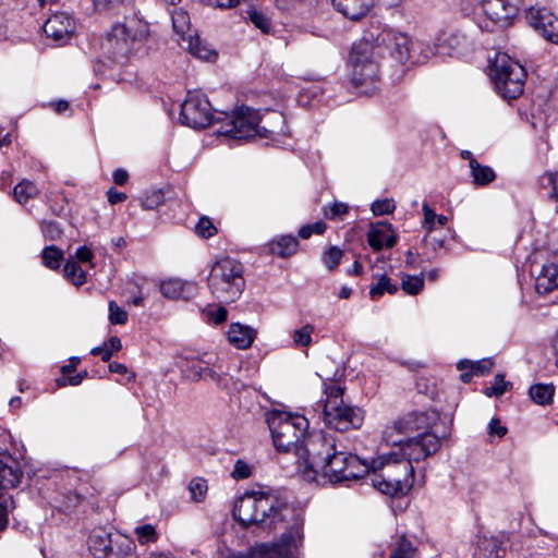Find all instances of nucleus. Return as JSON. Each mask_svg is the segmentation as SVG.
<instances>
[{"label":"nucleus","instance_id":"f704fd0d","mask_svg":"<svg viewBox=\"0 0 558 558\" xmlns=\"http://www.w3.org/2000/svg\"><path fill=\"white\" fill-rule=\"evenodd\" d=\"M493 366H494V362L489 359H484V360H481L477 362H473L470 360H463L457 364L458 369H460V371L471 369L474 373V375H477V376H483L485 374L490 373V371L493 369Z\"/></svg>","mask_w":558,"mask_h":558},{"label":"nucleus","instance_id":"de8ad7c7","mask_svg":"<svg viewBox=\"0 0 558 558\" xmlns=\"http://www.w3.org/2000/svg\"><path fill=\"white\" fill-rule=\"evenodd\" d=\"M509 387H511V384L505 380L504 375L498 374L495 376L493 385L485 389V395L487 397H500Z\"/></svg>","mask_w":558,"mask_h":558},{"label":"nucleus","instance_id":"39448f33","mask_svg":"<svg viewBox=\"0 0 558 558\" xmlns=\"http://www.w3.org/2000/svg\"><path fill=\"white\" fill-rule=\"evenodd\" d=\"M208 283L211 293L219 301L234 302L240 298L245 287L242 264L230 257L218 260L211 267Z\"/></svg>","mask_w":558,"mask_h":558},{"label":"nucleus","instance_id":"423d86ee","mask_svg":"<svg viewBox=\"0 0 558 558\" xmlns=\"http://www.w3.org/2000/svg\"><path fill=\"white\" fill-rule=\"evenodd\" d=\"M335 439L330 435L316 433L306 435L294 452L296 463L303 477L314 481L322 469L327 465V459L333 451Z\"/></svg>","mask_w":558,"mask_h":558},{"label":"nucleus","instance_id":"c9c22d12","mask_svg":"<svg viewBox=\"0 0 558 558\" xmlns=\"http://www.w3.org/2000/svg\"><path fill=\"white\" fill-rule=\"evenodd\" d=\"M64 276L75 286L86 282V272L73 258H69L63 268Z\"/></svg>","mask_w":558,"mask_h":558},{"label":"nucleus","instance_id":"aec40b11","mask_svg":"<svg viewBox=\"0 0 558 558\" xmlns=\"http://www.w3.org/2000/svg\"><path fill=\"white\" fill-rule=\"evenodd\" d=\"M206 365L195 364L191 366L194 380H210L216 385L225 386V377L227 372L223 367L222 360L219 356L205 361Z\"/></svg>","mask_w":558,"mask_h":558},{"label":"nucleus","instance_id":"c85d7f7f","mask_svg":"<svg viewBox=\"0 0 558 558\" xmlns=\"http://www.w3.org/2000/svg\"><path fill=\"white\" fill-rule=\"evenodd\" d=\"M387 49L396 61L404 64L411 58L412 41L405 34L395 32Z\"/></svg>","mask_w":558,"mask_h":558},{"label":"nucleus","instance_id":"9b49d317","mask_svg":"<svg viewBox=\"0 0 558 558\" xmlns=\"http://www.w3.org/2000/svg\"><path fill=\"white\" fill-rule=\"evenodd\" d=\"M378 53L367 51L366 46H353L350 52L352 82L362 94L372 95L377 90Z\"/></svg>","mask_w":558,"mask_h":558},{"label":"nucleus","instance_id":"473e14b6","mask_svg":"<svg viewBox=\"0 0 558 558\" xmlns=\"http://www.w3.org/2000/svg\"><path fill=\"white\" fill-rule=\"evenodd\" d=\"M554 392L555 387L551 384H536L529 390L531 399L541 405L549 404L553 401Z\"/></svg>","mask_w":558,"mask_h":558},{"label":"nucleus","instance_id":"69168bd1","mask_svg":"<svg viewBox=\"0 0 558 558\" xmlns=\"http://www.w3.org/2000/svg\"><path fill=\"white\" fill-rule=\"evenodd\" d=\"M507 433V428L500 424V421L493 418L489 422V434L497 435L499 438L504 437Z\"/></svg>","mask_w":558,"mask_h":558},{"label":"nucleus","instance_id":"8fccbe9b","mask_svg":"<svg viewBox=\"0 0 558 558\" xmlns=\"http://www.w3.org/2000/svg\"><path fill=\"white\" fill-rule=\"evenodd\" d=\"M109 322L112 325H123L128 322V313L120 307L116 301H110L108 304Z\"/></svg>","mask_w":558,"mask_h":558},{"label":"nucleus","instance_id":"864d4df0","mask_svg":"<svg viewBox=\"0 0 558 558\" xmlns=\"http://www.w3.org/2000/svg\"><path fill=\"white\" fill-rule=\"evenodd\" d=\"M390 558H414V548L412 544L402 536Z\"/></svg>","mask_w":558,"mask_h":558},{"label":"nucleus","instance_id":"e433bc0d","mask_svg":"<svg viewBox=\"0 0 558 558\" xmlns=\"http://www.w3.org/2000/svg\"><path fill=\"white\" fill-rule=\"evenodd\" d=\"M38 194L36 185L31 181H22L13 190V196L20 204L27 203Z\"/></svg>","mask_w":558,"mask_h":558},{"label":"nucleus","instance_id":"72a5a7b5","mask_svg":"<svg viewBox=\"0 0 558 558\" xmlns=\"http://www.w3.org/2000/svg\"><path fill=\"white\" fill-rule=\"evenodd\" d=\"M88 543L89 548L94 550L95 555L104 554L106 556L110 549H113L110 535L105 531L95 532L90 535Z\"/></svg>","mask_w":558,"mask_h":558},{"label":"nucleus","instance_id":"2eb2a0df","mask_svg":"<svg viewBox=\"0 0 558 558\" xmlns=\"http://www.w3.org/2000/svg\"><path fill=\"white\" fill-rule=\"evenodd\" d=\"M440 448V439L430 433H420L417 435L408 436L403 444L397 448V453L401 459L420 461L434 454Z\"/></svg>","mask_w":558,"mask_h":558},{"label":"nucleus","instance_id":"49530a36","mask_svg":"<svg viewBox=\"0 0 558 558\" xmlns=\"http://www.w3.org/2000/svg\"><path fill=\"white\" fill-rule=\"evenodd\" d=\"M343 252L337 246H330L322 256L324 265L329 269L333 270L338 267Z\"/></svg>","mask_w":558,"mask_h":558},{"label":"nucleus","instance_id":"79ce46f5","mask_svg":"<svg viewBox=\"0 0 558 558\" xmlns=\"http://www.w3.org/2000/svg\"><path fill=\"white\" fill-rule=\"evenodd\" d=\"M398 291V287L392 284L389 277L383 275L379 277L376 284L372 286L369 289V295L372 299L379 298L384 294V292H388L389 294H395Z\"/></svg>","mask_w":558,"mask_h":558},{"label":"nucleus","instance_id":"c756f323","mask_svg":"<svg viewBox=\"0 0 558 558\" xmlns=\"http://www.w3.org/2000/svg\"><path fill=\"white\" fill-rule=\"evenodd\" d=\"M171 16L173 31L179 37L178 44L184 41V37H187L189 34H196L191 27V19L185 10L174 9Z\"/></svg>","mask_w":558,"mask_h":558},{"label":"nucleus","instance_id":"7ed1b4c3","mask_svg":"<svg viewBox=\"0 0 558 558\" xmlns=\"http://www.w3.org/2000/svg\"><path fill=\"white\" fill-rule=\"evenodd\" d=\"M368 466L373 486L385 495H404L413 485V465L401 459L397 451L372 459Z\"/></svg>","mask_w":558,"mask_h":558},{"label":"nucleus","instance_id":"393cba45","mask_svg":"<svg viewBox=\"0 0 558 558\" xmlns=\"http://www.w3.org/2000/svg\"><path fill=\"white\" fill-rule=\"evenodd\" d=\"M228 341L239 350H245L251 348L256 337V331L247 326L240 323H233L229 326L227 332Z\"/></svg>","mask_w":558,"mask_h":558},{"label":"nucleus","instance_id":"680f3d73","mask_svg":"<svg viewBox=\"0 0 558 558\" xmlns=\"http://www.w3.org/2000/svg\"><path fill=\"white\" fill-rule=\"evenodd\" d=\"M251 475V468L245 462L239 460L235 462L232 476L236 480L247 478Z\"/></svg>","mask_w":558,"mask_h":558},{"label":"nucleus","instance_id":"4be33fe9","mask_svg":"<svg viewBox=\"0 0 558 558\" xmlns=\"http://www.w3.org/2000/svg\"><path fill=\"white\" fill-rule=\"evenodd\" d=\"M367 242L374 251L378 252L384 247H392L397 242V235L389 223L377 222L371 225Z\"/></svg>","mask_w":558,"mask_h":558},{"label":"nucleus","instance_id":"2f4dec72","mask_svg":"<svg viewBox=\"0 0 558 558\" xmlns=\"http://www.w3.org/2000/svg\"><path fill=\"white\" fill-rule=\"evenodd\" d=\"M470 172L475 185L485 186L496 179L495 171L488 166H482L477 160H471Z\"/></svg>","mask_w":558,"mask_h":558},{"label":"nucleus","instance_id":"37998d69","mask_svg":"<svg viewBox=\"0 0 558 558\" xmlns=\"http://www.w3.org/2000/svg\"><path fill=\"white\" fill-rule=\"evenodd\" d=\"M43 263L50 269H58L63 259V252L56 246H47L43 251Z\"/></svg>","mask_w":558,"mask_h":558},{"label":"nucleus","instance_id":"774afa93","mask_svg":"<svg viewBox=\"0 0 558 558\" xmlns=\"http://www.w3.org/2000/svg\"><path fill=\"white\" fill-rule=\"evenodd\" d=\"M75 256L80 262H89L92 260L94 254L90 248L81 246L76 250Z\"/></svg>","mask_w":558,"mask_h":558},{"label":"nucleus","instance_id":"a878e982","mask_svg":"<svg viewBox=\"0 0 558 558\" xmlns=\"http://www.w3.org/2000/svg\"><path fill=\"white\" fill-rule=\"evenodd\" d=\"M558 288V266L546 263L535 277V289L539 294H547Z\"/></svg>","mask_w":558,"mask_h":558},{"label":"nucleus","instance_id":"c03bdc74","mask_svg":"<svg viewBox=\"0 0 558 558\" xmlns=\"http://www.w3.org/2000/svg\"><path fill=\"white\" fill-rule=\"evenodd\" d=\"M423 214L424 227L428 232H432L434 230L436 222L440 226H445L448 221V218L446 216L436 215L435 211L426 203L423 205Z\"/></svg>","mask_w":558,"mask_h":558},{"label":"nucleus","instance_id":"a18cd8bd","mask_svg":"<svg viewBox=\"0 0 558 558\" xmlns=\"http://www.w3.org/2000/svg\"><path fill=\"white\" fill-rule=\"evenodd\" d=\"M217 232L218 228L213 220L206 216L201 217L195 226V233L203 239H209L216 235Z\"/></svg>","mask_w":558,"mask_h":558},{"label":"nucleus","instance_id":"e2e57ef3","mask_svg":"<svg viewBox=\"0 0 558 558\" xmlns=\"http://www.w3.org/2000/svg\"><path fill=\"white\" fill-rule=\"evenodd\" d=\"M12 504L11 498L0 499V531L4 530L8 524V508Z\"/></svg>","mask_w":558,"mask_h":558},{"label":"nucleus","instance_id":"5fc2aeb1","mask_svg":"<svg viewBox=\"0 0 558 558\" xmlns=\"http://www.w3.org/2000/svg\"><path fill=\"white\" fill-rule=\"evenodd\" d=\"M135 534L141 544L157 539L156 530L151 524H145L135 529Z\"/></svg>","mask_w":558,"mask_h":558},{"label":"nucleus","instance_id":"6ab92c4d","mask_svg":"<svg viewBox=\"0 0 558 558\" xmlns=\"http://www.w3.org/2000/svg\"><path fill=\"white\" fill-rule=\"evenodd\" d=\"M22 476L19 462L9 454L0 453V499L11 498L4 490L16 487Z\"/></svg>","mask_w":558,"mask_h":558},{"label":"nucleus","instance_id":"ea45409f","mask_svg":"<svg viewBox=\"0 0 558 558\" xmlns=\"http://www.w3.org/2000/svg\"><path fill=\"white\" fill-rule=\"evenodd\" d=\"M350 207L342 202H333L323 207V215L329 220H342L349 214Z\"/></svg>","mask_w":558,"mask_h":558},{"label":"nucleus","instance_id":"6e6552de","mask_svg":"<svg viewBox=\"0 0 558 558\" xmlns=\"http://www.w3.org/2000/svg\"><path fill=\"white\" fill-rule=\"evenodd\" d=\"M303 539V522L294 519L281 534L279 542L259 544L246 554L231 553L226 558H299Z\"/></svg>","mask_w":558,"mask_h":558},{"label":"nucleus","instance_id":"3c124183","mask_svg":"<svg viewBox=\"0 0 558 558\" xmlns=\"http://www.w3.org/2000/svg\"><path fill=\"white\" fill-rule=\"evenodd\" d=\"M396 208V203L392 198L377 199L372 204V211L375 216H383L391 214Z\"/></svg>","mask_w":558,"mask_h":558},{"label":"nucleus","instance_id":"0eeeda50","mask_svg":"<svg viewBox=\"0 0 558 558\" xmlns=\"http://www.w3.org/2000/svg\"><path fill=\"white\" fill-rule=\"evenodd\" d=\"M215 122L219 124L218 134L234 140L264 138L269 133V130L259 125V112L250 107H240L231 113L221 112Z\"/></svg>","mask_w":558,"mask_h":558},{"label":"nucleus","instance_id":"f257e3e1","mask_svg":"<svg viewBox=\"0 0 558 558\" xmlns=\"http://www.w3.org/2000/svg\"><path fill=\"white\" fill-rule=\"evenodd\" d=\"M290 509L275 497L263 493H246L235 504L233 517L243 525H256L267 531L277 530Z\"/></svg>","mask_w":558,"mask_h":558},{"label":"nucleus","instance_id":"6e6d98bb","mask_svg":"<svg viewBox=\"0 0 558 558\" xmlns=\"http://www.w3.org/2000/svg\"><path fill=\"white\" fill-rule=\"evenodd\" d=\"M544 187L550 186L551 191L549 197L558 202V172H548L543 177L542 182Z\"/></svg>","mask_w":558,"mask_h":558},{"label":"nucleus","instance_id":"052dcab7","mask_svg":"<svg viewBox=\"0 0 558 558\" xmlns=\"http://www.w3.org/2000/svg\"><path fill=\"white\" fill-rule=\"evenodd\" d=\"M105 558H136V555L131 550L130 546H119L117 548L110 549Z\"/></svg>","mask_w":558,"mask_h":558},{"label":"nucleus","instance_id":"412c9836","mask_svg":"<svg viewBox=\"0 0 558 558\" xmlns=\"http://www.w3.org/2000/svg\"><path fill=\"white\" fill-rule=\"evenodd\" d=\"M44 32L56 41H65L74 32V22L66 13H56L44 24Z\"/></svg>","mask_w":558,"mask_h":558},{"label":"nucleus","instance_id":"f03ea898","mask_svg":"<svg viewBox=\"0 0 558 558\" xmlns=\"http://www.w3.org/2000/svg\"><path fill=\"white\" fill-rule=\"evenodd\" d=\"M318 375L324 381V398L318 402V407L323 409L325 424L339 432L359 428L363 424V411L343 400L344 386L324 369Z\"/></svg>","mask_w":558,"mask_h":558},{"label":"nucleus","instance_id":"4468645a","mask_svg":"<svg viewBox=\"0 0 558 558\" xmlns=\"http://www.w3.org/2000/svg\"><path fill=\"white\" fill-rule=\"evenodd\" d=\"M180 120L183 124L193 129L210 125L215 120L206 96L198 90L189 92L181 105Z\"/></svg>","mask_w":558,"mask_h":558},{"label":"nucleus","instance_id":"7c9ffc66","mask_svg":"<svg viewBox=\"0 0 558 558\" xmlns=\"http://www.w3.org/2000/svg\"><path fill=\"white\" fill-rule=\"evenodd\" d=\"M298 240L290 235L281 236L267 244L270 254L286 258L293 255L298 250Z\"/></svg>","mask_w":558,"mask_h":558},{"label":"nucleus","instance_id":"4c0bfd02","mask_svg":"<svg viewBox=\"0 0 558 558\" xmlns=\"http://www.w3.org/2000/svg\"><path fill=\"white\" fill-rule=\"evenodd\" d=\"M121 349V340L118 337H111L107 342L104 343V345L93 348L90 353L93 355H100L101 360L107 362L111 359L113 353L120 351Z\"/></svg>","mask_w":558,"mask_h":558},{"label":"nucleus","instance_id":"09e8293b","mask_svg":"<svg viewBox=\"0 0 558 558\" xmlns=\"http://www.w3.org/2000/svg\"><path fill=\"white\" fill-rule=\"evenodd\" d=\"M313 326L305 325L293 332V342L295 347H308L312 342Z\"/></svg>","mask_w":558,"mask_h":558},{"label":"nucleus","instance_id":"20e7f679","mask_svg":"<svg viewBox=\"0 0 558 558\" xmlns=\"http://www.w3.org/2000/svg\"><path fill=\"white\" fill-rule=\"evenodd\" d=\"M267 423L278 451L295 452L307 435L308 421L298 413L272 411L268 414Z\"/></svg>","mask_w":558,"mask_h":558},{"label":"nucleus","instance_id":"ddd939ff","mask_svg":"<svg viewBox=\"0 0 558 558\" xmlns=\"http://www.w3.org/2000/svg\"><path fill=\"white\" fill-rule=\"evenodd\" d=\"M481 7L478 26L488 32L511 25L519 13L517 0H482Z\"/></svg>","mask_w":558,"mask_h":558},{"label":"nucleus","instance_id":"5701e85b","mask_svg":"<svg viewBox=\"0 0 558 558\" xmlns=\"http://www.w3.org/2000/svg\"><path fill=\"white\" fill-rule=\"evenodd\" d=\"M333 8L344 17L359 21L373 8V0H331Z\"/></svg>","mask_w":558,"mask_h":558},{"label":"nucleus","instance_id":"f3484780","mask_svg":"<svg viewBox=\"0 0 558 558\" xmlns=\"http://www.w3.org/2000/svg\"><path fill=\"white\" fill-rule=\"evenodd\" d=\"M526 20L546 40L558 44V17L551 11L546 8H531Z\"/></svg>","mask_w":558,"mask_h":558},{"label":"nucleus","instance_id":"bf43d9fd","mask_svg":"<svg viewBox=\"0 0 558 558\" xmlns=\"http://www.w3.org/2000/svg\"><path fill=\"white\" fill-rule=\"evenodd\" d=\"M44 235L49 240H56L61 235L60 227L52 221L44 222L41 226Z\"/></svg>","mask_w":558,"mask_h":558},{"label":"nucleus","instance_id":"bb28decb","mask_svg":"<svg viewBox=\"0 0 558 558\" xmlns=\"http://www.w3.org/2000/svg\"><path fill=\"white\" fill-rule=\"evenodd\" d=\"M179 45L198 59L211 61L217 58L216 51L196 34H189Z\"/></svg>","mask_w":558,"mask_h":558},{"label":"nucleus","instance_id":"a19ab883","mask_svg":"<svg viewBox=\"0 0 558 558\" xmlns=\"http://www.w3.org/2000/svg\"><path fill=\"white\" fill-rule=\"evenodd\" d=\"M423 287H424L423 275H420V276L403 275L401 277V288L405 293H408L410 295L418 294L422 291Z\"/></svg>","mask_w":558,"mask_h":558},{"label":"nucleus","instance_id":"4d7b16f0","mask_svg":"<svg viewBox=\"0 0 558 558\" xmlns=\"http://www.w3.org/2000/svg\"><path fill=\"white\" fill-rule=\"evenodd\" d=\"M326 228H327V226H326L325 222L317 221V222H314L312 225L303 226L299 230V235L302 239H308L313 233L323 234L326 231Z\"/></svg>","mask_w":558,"mask_h":558},{"label":"nucleus","instance_id":"58836bf2","mask_svg":"<svg viewBox=\"0 0 558 558\" xmlns=\"http://www.w3.org/2000/svg\"><path fill=\"white\" fill-rule=\"evenodd\" d=\"M247 19L254 24V26L260 29L264 34H268L271 31L270 19L262 11L256 8H250L246 11Z\"/></svg>","mask_w":558,"mask_h":558},{"label":"nucleus","instance_id":"b1692460","mask_svg":"<svg viewBox=\"0 0 558 558\" xmlns=\"http://www.w3.org/2000/svg\"><path fill=\"white\" fill-rule=\"evenodd\" d=\"M160 292L172 300H190L196 293V284L181 279L170 278L160 283Z\"/></svg>","mask_w":558,"mask_h":558},{"label":"nucleus","instance_id":"f8f14e48","mask_svg":"<svg viewBox=\"0 0 558 558\" xmlns=\"http://www.w3.org/2000/svg\"><path fill=\"white\" fill-rule=\"evenodd\" d=\"M326 462L327 465L320 473L330 482L355 480L369 473L367 461L348 452L337 451L335 447Z\"/></svg>","mask_w":558,"mask_h":558},{"label":"nucleus","instance_id":"9d476101","mask_svg":"<svg viewBox=\"0 0 558 558\" xmlns=\"http://www.w3.org/2000/svg\"><path fill=\"white\" fill-rule=\"evenodd\" d=\"M150 36L148 23L134 14L122 23L114 24L107 35L106 43L114 53L125 54L135 44L145 43Z\"/></svg>","mask_w":558,"mask_h":558},{"label":"nucleus","instance_id":"603ef678","mask_svg":"<svg viewBox=\"0 0 558 558\" xmlns=\"http://www.w3.org/2000/svg\"><path fill=\"white\" fill-rule=\"evenodd\" d=\"M191 497L194 501L199 502L204 499L207 492V483L205 480L196 478L192 480L189 485Z\"/></svg>","mask_w":558,"mask_h":558},{"label":"nucleus","instance_id":"338daca9","mask_svg":"<svg viewBox=\"0 0 558 558\" xmlns=\"http://www.w3.org/2000/svg\"><path fill=\"white\" fill-rule=\"evenodd\" d=\"M207 4L218 9H231L235 7L240 0H206Z\"/></svg>","mask_w":558,"mask_h":558},{"label":"nucleus","instance_id":"a211bd4d","mask_svg":"<svg viewBox=\"0 0 558 558\" xmlns=\"http://www.w3.org/2000/svg\"><path fill=\"white\" fill-rule=\"evenodd\" d=\"M471 47L469 37L460 31L440 34L435 41L436 52L452 57L463 56Z\"/></svg>","mask_w":558,"mask_h":558},{"label":"nucleus","instance_id":"dca6fc26","mask_svg":"<svg viewBox=\"0 0 558 558\" xmlns=\"http://www.w3.org/2000/svg\"><path fill=\"white\" fill-rule=\"evenodd\" d=\"M426 421L424 414H409L388 424L383 432V439L388 445L398 448L408 436L422 429Z\"/></svg>","mask_w":558,"mask_h":558},{"label":"nucleus","instance_id":"cd10ccee","mask_svg":"<svg viewBox=\"0 0 558 558\" xmlns=\"http://www.w3.org/2000/svg\"><path fill=\"white\" fill-rule=\"evenodd\" d=\"M395 32L387 28L372 27L368 29L362 40L354 46H366L367 51H375V48L388 47Z\"/></svg>","mask_w":558,"mask_h":558},{"label":"nucleus","instance_id":"13d9d810","mask_svg":"<svg viewBox=\"0 0 558 558\" xmlns=\"http://www.w3.org/2000/svg\"><path fill=\"white\" fill-rule=\"evenodd\" d=\"M163 203V194L160 191H153L150 194L146 195L142 201V207L144 209H154Z\"/></svg>","mask_w":558,"mask_h":558},{"label":"nucleus","instance_id":"1a4fd4ad","mask_svg":"<svg viewBox=\"0 0 558 558\" xmlns=\"http://www.w3.org/2000/svg\"><path fill=\"white\" fill-rule=\"evenodd\" d=\"M497 93L505 99H515L524 90V68L507 53H497L490 69Z\"/></svg>","mask_w":558,"mask_h":558},{"label":"nucleus","instance_id":"0e129e2a","mask_svg":"<svg viewBox=\"0 0 558 558\" xmlns=\"http://www.w3.org/2000/svg\"><path fill=\"white\" fill-rule=\"evenodd\" d=\"M228 312L225 307H218L216 310L208 311V316L210 319H213L216 324H221L226 322Z\"/></svg>","mask_w":558,"mask_h":558}]
</instances>
